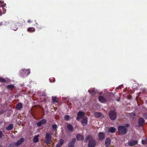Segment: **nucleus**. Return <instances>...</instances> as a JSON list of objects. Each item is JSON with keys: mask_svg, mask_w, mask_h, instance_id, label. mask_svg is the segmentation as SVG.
<instances>
[{"mask_svg": "<svg viewBox=\"0 0 147 147\" xmlns=\"http://www.w3.org/2000/svg\"><path fill=\"white\" fill-rule=\"evenodd\" d=\"M98 100L102 103H105L106 102V100L102 96H100L98 98Z\"/></svg>", "mask_w": 147, "mask_h": 147, "instance_id": "13", "label": "nucleus"}, {"mask_svg": "<svg viewBox=\"0 0 147 147\" xmlns=\"http://www.w3.org/2000/svg\"><path fill=\"white\" fill-rule=\"evenodd\" d=\"M76 137L77 140L79 141H82L84 139V137L83 135L78 134H77Z\"/></svg>", "mask_w": 147, "mask_h": 147, "instance_id": "12", "label": "nucleus"}, {"mask_svg": "<svg viewBox=\"0 0 147 147\" xmlns=\"http://www.w3.org/2000/svg\"><path fill=\"white\" fill-rule=\"evenodd\" d=\"M42 124H45L46 123V120L45 119H43L40 121Z\"/></svg>", "mask_w": 147, "mask_h": 147, "instance_id": "33", "label": "nucleus"}, {"mask_svg": "<svg viewBox=\"0 0 147 147\" xmlns=\"http://www.w3.org/2000/svg\"><path fill=\"white\" fill-rule=\"evenodd\" d=\"M116 130V129L114 127H111L109 129L108 131L111 133H115Z\"/></svg>", "mask_w": 147, "mask_h": 147, "instance_id": "19", "label": "nucleus"}, {"mask_svg": "<svg viewBox=\"0 0 147 147\" xmlns=\"http://www.w3.org/2000/svg\"><path fill=\"white\" fill-rule=\"evenodd\" d=\"M76 139L75 138H72L71 141L68 144V147H74V144L76 142Z\"/></svg>", "mask_w": 147, "mask_h": 147, "instance_id": "8", "label": "nucleus"}, {"mask_svg": "<svg viewBox=\"0 0 147 147\" xmlns=\"http://www.w3.org/2000/svg\"><path fill=\"white\" fill-rule=\"evenodd\" d=\"M0 82H6V80L2 78H0Z\"/></svg>", "mask_w": 147, "mask_h": 147, "instance_id": "35", "label": "nucleus"}, {"mask_svg": "<svg viewBox=\"0 0 147 147\" xmlns=\"http://www.w3.org/2000/svg\"><path fill=\"white\" fill-rule=\"evenodd\" d=\"M15 86L13 84L9 85L6 86V88L8 90H11L12 91L15 88Z\"/></svg>", "mask_w": 147, "mask_h": 147, "instance_id": "15", "label": "nucleus"}, {"mask_svg": "<svg viewBox=\"0 0 147 147\" xmlns=\"http://www.w3.org/2000/svg\"><path fill=\"white\" fill-rule=\"evenodd\" d=\"M39 29H42L43 27V26H39V25H38V26H36Z\"/></svg>", "mask_w": 147, "mask_h": 147, "instance_id": "37", "label": "nucleus"}, {"mask_svg": "<svg viewBox=\"0 0 147 147\" xmlns=\"http://www.w3.org/2000/svg\"><path fill=\"white\" fill-rule=\"evenodd\" d=\"M24 138H21L20 140H18L15 144V145L17 146H19L24 141Z\"/></svg>", "mask_w": 147, "mask_h": 147, "instance_id": "11", "label": "nucleus"}, {"mask_svg": "<svg viewBox=\"0 0 147 147\" xmlns=\"http://www.w3.org/2000/svg\"><path fill=\"white\" fill-rule=\"evenodd\" d=\"M52 128L53 129V131H57V126L56 124H53L52 126Z\"/></svg>", "mask_w": 147, "mask_h": 147, "instance_id": "28", "label": "nucleus"}, {"mask_svg": "<svg viewBox=\"0 0 147 147\" xmlns=\"http://www.w3.org/2000/svg\"><path fill=\"white\" fill-rule=\"evenodd\" d=\"M3 22H0V26L2 25H3Z\"/></svg>", "mask_w": 147, "mask_h": 147, "instance_id": "43", "label": "nucleus"}, {"mask_svg": "<svg viewBox=\"0 0 147 147\" xmlns=\"http://www.w3.org/2000/svg\"><path fill=\"white\" fill-rule=\"evenodd\" d=\"M3 135V134L2 132L0 131V138H2Z\"/></svg>", "mask_w": 147, "mask_h": 147, "instance_id": "41", "label": "nucleus"}, {"mask_svg": "<svg viewBox=\"0 0 147 147\" xmlns=\"http://www.w3.org/2000/svg\"><path fill=\"white\" fill-rule=\"evenodd\" d=\"M13 124H9L7 127L6 128V129L7 131L11 130L13 128Z\"/></svg>", "mask_w": 147, "mask_h": 147, "instance_id": "24", "label": "nucleus"}, {"mask_svg": "<svg viewBox=\"0 0 147 147\" xmlns=\"http://www.w3.org/2000/svg\"><path fill=\"white\" fill-rule=\"evenodd\" d=\"M109 115L111 120H114L116 118L117 113L114 110H111L109 112Z\"/></svg>", "mask_w": 147, "mask_h": 147, "instance_id": "2", "label": "nucleus"}, {"mask_svg": "<svg viewBox=\"0 0 147 147\" xmlns=\"http://www.w3.org/2000/svg\"><path fill=\"white\" fill-rule=\"evenodd\" d=\"M31 22V21L30 20H28L27 21V22L28 23H30Z\"/></svg>", "mask_w": 147, "mask_h": 147, "instance_id": "42", "label": "nucleus"}, {"mask_svg": "<svg viewBox=\"0 0 147 147\" xmlns=\"http://www.w3.org/2000/svg\"><path fill=\"white\" fill-rule=\"evenodd\" d=\"M52 138V136L49 133H47L45 135V138L44 142L49 144H50Z\"/></svg>", "mask_w": 147, "mask_h": 147, "instance_id": "3", "label": "nucleus"}, {"mask_svg": "<svg viewBox=\"0 0 147 147\" xmlns=\"http://www.w3.org/2000/svg\"><path fill=\"white\" fill-rule=\"evenodd\" d=\"M96 143L95 140L94 139H92L89 140L88 146V147H94L96 145Z\"/></svg>", "mask_w": 147, "mask_h": 147, "instance_id": "5", "label": "nucleus"}, {"mask_svg": "<svg viewBox=\"0 0 147 147\" xmlns=\"http://www.w3.org/2000/svg\"><path fill=\"white\" fill-rule=\"evenodd\" d=\"M85 115V113L83 112L79 111L78 112L76 119L78 121H79L80 119L83 117Z\"/></svg>", "mask_w": 147, "mask_h": 147, "instance_id": "4", "label": "nucleus"}, {"mask_svg": "<svg viewBox=\"0 0 147 147\" xmlns=\"http://www.w3.org/2000/svg\"><path fill=\"white\" fill-rule=\"evenodd\" d=\"M120 98L119 97L118 98H117V100L118 101H120Z\"/></svg>", "mask_w": 147, "mask_h": 147, "instance_id": "44", "label": "nucleus"}, {"mask_svg": "<svg viewBox=\"0 0 147 147\" xmlns=\"http://www.w3.org/2000/svg\"><path fill=\"white\" fill-rule=\"evenodd\" d=\"M49 80H50V81L51 82V80L50 79Z\"/></svg>", "mask_w": 147, "mask_h": 147, "instance_id": "47", "label": "nucleus"}, {"mask_svg": "<svg viewBox=\"0 0 147 147\" xmlns=\"http://www.w3.org/2000/svg\"><path fill=\"white\" fill-rule=\"evenodd\" d=\"M53 79H54V80H53V82H55V79H54V78H53Z\"/></svg>", "mask_w": 147, "mask_h": 147, "instance_id": "45", "label": "nucleus"}, {"mask_svg": "<svg viewBox=\"0 0 147 147\" xmlns=\"http://www.w3.org/2000/svg\"><path fill=\"white\" fill-rule=\"evenodd\" d=\"M67 128L70 131H72L73 129V127L71 124H69L67 125Z\"/></svg>", "mask_w": 147, "mask_h": 147, "instance_id": "27", "label": "nucleus"}, {"mask_svg": "<svg viewBox=\"0 0 147 147\" xmlns=\"http://www.w3.org/2000/svg\"><path fill=\"white\" fill-rule=\"evenodd\" d=\"M57 97L56 96H52V100L53 102H57V101L56 100Z\"/></svg>", "mask_w": 147, "mask_h": 147, "instance_id": "30", "label": "nucleus"}, {"mask_svg": "<svg viewBox=\"0 0 147 147\" xmlns=\"http://www.w3.org/2000/svg\"><path fill=\"white\" fill-rule=\"evenodd\" d=\"M39 136V135H37L36 136H35L34 138L33 139V142L34 143H37L39 141V140L38 139V137Z\"/></svg>", "mask_w": 147, "mask_h": 147, "instance_id": "25", "label": "nucleus"}, {"mask_svg": "<svg viewBox=\"0 0 147 147\" xmlns=\"http://www.w3.org/2000/svg\"><path fill=\"white\" fill-rule=\"evenodd\" d=\"M98 137L99 140L103 141L105 137V134L103 132H100L98 133Z\"/></svg>", "mask_w": 147, "mask_h": 147, "instance_id": "7", "label": "nucleus"}, {"mask_svg": "<svg viewBox=\"0 0 147 147\" xmlns=\"http://www.w3.org/2000/svg\"><path fill=\"white\" fill-rule=\"evenodd\" d=\"M145 122V120L142 117H139L138 120L139 124L138 127H142Z\"/></svg>", "mask_w": 147, "mask_h": 147, "instance_id": "6", "label": "nucleus"}, {"mask_svg": "<svg viewBox=\"0 0 147 147\" xmlns=\"http://www.w3.org/2000/svg\"><path fill=\"white\" fill-rule=\"evenodd\" d=\"M142 143L143 144H147V138L145 140H142Z\"/></svg>", "mask_w": 147, "mask_h": 147, "instance_id": "32", "label": "nucleus"}, {"mask_svg": "<svg viewBox=\"0 0 147 147\" xmlns=\"http://www.w3.org/2000/svg\"><path fill=\"white\" fill-rule=\"evenodd\" d=\"M90 93L92 95H94L96 94V92L95 91L92 90L91 92Z\"/></svg>", "mask_w": 147, "mask_h": 147, "instance_id": "38", "label": "nucleus"}, {"mask_svg": "<svg viewBox=\"0 0 147 147\" xmlns=\"http://www.w3.org/2000/svg\"><path fill=\"white\" fill-rule=\"evenodd\" d=\"M21 71H22L23 72H24L25 73L24 74H26L27 76L28 75L30 72V69H29L27 70L22 69Z\"/></svg>", "mask_w": 147, "mask_h": 147, "instance_id": "22", "label": "nucleus"}, {"mask_svg": "<svg viewBox=\"0 0 147 147\" xmlns=\"http://www.w3.org/2000/svg\"><path fill=\"white\" fill-rule=\"evenodd\" d=\"M64 143V141L62 139H60L59 140V142L57 144L56 147H61Z\"/></svg>", "mask_w": 147, "mask_h": 147, "instance_id": "14", "label": "nucleus"}, {"mask_svg": "<svg viewBox=\"0 0 147 147\" xmlns=\"http://www.w3.org/2000/svg\"><path fill=\"white\" fill-rule=\"evenodd\" d=\"M88 122L87 119L83 118L82 120L81 121V123L83 126L86 125Z\"/></svg>", "mask_w": 147, "mask_h": 147, "instance_id": "17", "label": "nucleus"}, {"mask_svg": "<svg viewBox=\"0 0 147 147\" xmlns=\"http://www.w3.org/2000/svg\"><path fill=\"white\" fill-rule=\"evenodd\" d=\"M6 12V9L5 8L1 7V9H0V16L2 14L5 13Z\"/></svg>", "mask_w": 147, "mask_h": 147, "instance_id": "20", "label": "nucleus"}, {"mask_svg": "<svg viewBox=\"0 0 147 147\" xmlns=\"http://www.w3.org/2000/svg\"><path fill=\"white\" fill-rule=\"evenodd\" d=\"M92 139V137L91 135H89L87 136L84 141L85 142H87L88 141H89L90 140Z\"/></svg>", "mask_w": 147, "mask_h": 147, "instance_id": "21", "label": "nucleus"}, {"mask_svg": "<svg viewBox=\"0 0 147 147\" xmlns=\"http://www.w3.org/2000/svg\"><path fill=\"white\" fill-rule=\"evenodd\" d=\"M22 107V104L20 102L18 103L16 105V109L17 110H20Z\"/></svg>", "mask_w": 147, "mask_h": 147, "instance_id": "16", "label": "nucleus"}, {"mask_svg": "<svg viewBox=\"0 0 147 147\" xmlns=\"http://www.w3.org/2000/svg\"><path fill=\"white\" fill-rule=\"evenodd\" d=\"M4 112V111L3 110H0V115L3 114Z\"/></svg>", "mask_w": 147, "mask_h": 147, "instance_id": "40", "label": "nucleus"}, {"mask_svg": "<svg viewBox=\"0 0 147 147\" xmlns=\"http://www.w3.org/2000/svg\"><path fill=\"white\" fill-rule=\"evenodd\" d=\"M6 5V4L4 3V1L0 0V9H1V7L5 8Z\"/></svg>", "mask_w": 147, "mask_h": 147, "instance_id": "26", "label": "nucleus"}, {"mask_svg": "<svg viewBox=\"0 0 147 147\" xmlns=\"http://www.w3.org/2000/svg\"><path fill=\"white\" fill-rule=\"evenodd\" d=\"M11 28L12 30L15 31L16 30L18 29V27L16 26V24L14 23H13L11 25Z\"/></svg>", "mask_w": 147, "mask_h": 147, "instance_id": "18", "label": "nucleus"}, {"mask_svg": "<svg viewBox=\"0 0 147 147\" xmlns=\"http://www.w3.org/2000/svg\"><path fill=\"white\" fill-rule=\"evenodd\" d=\"M138 143V141L137 140H131L128 142V144L130 146H133Z\"/></svg>", "mask_w": 147, "mask_h": 147, "instance_id": "10", "label": "nucleus"}, {"mask_svg": "<svg viewBox=\"0 0 147 147\" xmlns=\"http://www.w3.org/2000/svg\"><path fill=\"white\" fill-rule=\"evenodd\" d=\"M27 31L29 32H34L35 31V29L34 27L29 28L27 29Z\"/></svg>", "mask_w": 147, "mask_h": 147, "instance_id": "29", "label": "nucleus"}, {"mask_svg": "<svg viewBox=\"0 0 147 147\" xmlns=\"http://www.w3.org/2000/svg\"><path fill=\"white\" fill-rule=\"evenodd\" d=\"M142 115L143 117L146 119H147V112L143 113Z\"/></svg>", "mask_w": 147, "mask_h": 147, "instance_id": "31", "label": "nucleus"}, {"mask_svg": "<svg viewBox=\"0 0 147 147\" xmlns=\"http://www.w3.org/2000/svg\"><path fill=\"white\" fill-rule=\"evenodd\" d=\"M94 115L96 117L98 118L101 117L102 114L101 113L96 112L94 113Z\"/></svg>", "mask_w": 147, "mask_h": 147, "instance_id": "23", "label": "nucleus"}, {"mask_svg": "<svg viewBox=\"0 0 147 147\" xmlns=\"http://www.w3.org/2000/svg\"><path fill=\"white\" fill-rule=\"evenodd\" d=\"M111 140L109 138H107L105 141V144L106 147H109L111 144Z\"/></svg>", "mask_w": 147, "mask_h": 147, "instance_id": "9", "label": "nucleus"}, {"mask_svg": "<svg viewBox=\"0 0 147 147\" xmlns=\"http://www.w3.org/2000/svg\"><path fill=\"white\" fill-rule=\"evenodd\" d=\"M118 131L119 135H124L127 133V129L124 126L119 125L118 127Z\"/></svg>", "mask_w": 147, "mask_h": 147, "instance_id": "1", "label": "nucleus"}, {"mask_svg": "<svg viewBox=\"0 0 147 147\" xmlns=\"http://www.w3.org/2000/svg\"><path fill=\"white\" fill-rule=\"evenodd\" d=\"M146 103L147 104V100L146 101Z\"/></svg>", "mask_w": 147, "mask_h": 147, "instance_id": "46", "label": "nucleus"}, {"mask_svg": "<svg viewBox=\"0 0 147 147\" xmlns=\"http://www.w3.org/2000/svg\"><path fill=\"white\" fill-rule=\"evenodd\" d=\"M42 124L41 123L40 121L38 122L37 123V125H38V126L39 127L41 126Z\"/></svg>", "mask_w": 147, "mask_h": 147, "instance_id": "36", "label": "nucleus"}, {"mask_svg": "<svg viewBox=\"0 0 147 147\" xmlns=\"http://www.w3.org/2000/svg\"><path fill=\"white\" fill-rule=\"evenodd\" d=\"M69 116L68 115H66L64 117V119L65 120L68 121L69 120Z\"/></svg>", "mask_w": 147, "mask_h": 147, "instance_id": "34", "label": "nucleus"}, {"mask_svg": "<svg viewBox=\"0 0 147 147\" xmlns=\"http://www.w3.org/2000/svg\"><path fill=\"white\" fill-rule=\"evenodd\" d=\"M124 126H125V127H128L130 126V124L128 123H126Z\"/></svg>", "mask_w": 147, "mask_h": 147, "instance_id": "39", "label": "nucleus"}]
</instances>
